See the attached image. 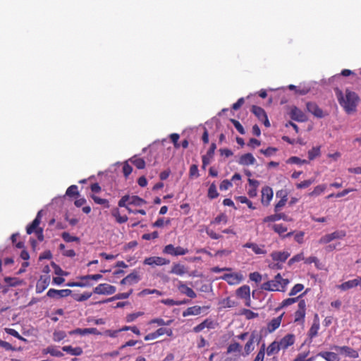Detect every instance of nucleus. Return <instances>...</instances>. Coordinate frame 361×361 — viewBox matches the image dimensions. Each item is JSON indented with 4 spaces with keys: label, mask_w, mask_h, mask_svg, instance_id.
<instances>
[{
    "label": "nucleus",
    "mask_w": 361,
    "mask_h": 361,
    "mask_svg": "<svg viewBox=\"0 0 361 361\" xmlns=\"http://www.w3.org/2000/svg\"><path fill=\"white\" fill-rule=\"evenodd\" d=\"M273 190L270 187H264L262 190V204L268 206L273 198Z\"/></svg>",
    "instance_id": "ddd939ff"
},
{
    "label": "nucleus",
    "mask_w": 361,
    "mask_h": 361,
    "mask_svg": "<svg viewBox=\"0 0 361 361\" xmlns=\"http://www.w3.org/2000/svg\"><path fill=\"white\" fill-rule=\"evenodd\" d=\"M41 213L42 212L39 211L32 222L26 228L27 233L30 235L32 233H35L38 240L40 242L44 240L43 228L39 227V225L41 222Z\"/></svg>",
    "instance_id": "7ed1b4c3"
},
{
    "label": "nucleus",
    "mask_w": 361,
    "mask_h": 361,
    "mask_svg": "<svg viewBox=\"0 0 361 361\" xmlns=\"http://www.w3.org/2000/svg\"><path fill=\"white\" fill-rule=\"evenodd\" d=\"M163 252L172 256H179L188 254L189 250L180 246L174 247L172 244H169L164 247Z\"/></svg>",
    "instance_id": "39448f33"
},
{
    "label": "nucleus",
    "mask_w": 361,
    "mask_h": 361,
    "mask_svg": "<svg viewBox=\"0 0 361 361\" xmlns=\"http://www.w3.org/2000/svg\"><path fill=\"white\" fill-rule=\"evenodd\" d=\"M130 197L131 196L128 195L123 196L118 202V207H124L126 209L130 205Z\"/></svg>",
    "instance_id": "ea45409f"
},
{
    "label": "nucleus",
    "mask_w": 361,
    "mask_h": 361,
    "mask_svg": "<svg viewBox=\"0 0 361 361\" xmlns=\"http://www.w3.org/2000/svg\"><path fill=\"white\" fill-rule=\"evenodd\" d=\"M256 338V335L252 333L247 342L245 343L244 349L246 355H249L255 348L254 343Z\"/></svg>",
    "instance_id": "7c9ffc66"
},
{
    "label": "nucleus",
    "mask_w": 361,
    "mask_h": 361,
    "mask_svg": "<svg viewBox=\"0 0 361 361\" xmlns=\"http://www.w3.org/2000/svg\"><path fill=\"white\" fill-rule=\"evenodd\" d=\"M216 149V145L214 142H212L210 145L209 149L207 152V154L203 155L202 157V167L204 169L206 166L210 164L212 159L214 155L215 150Z\"/></svg>",
    "instance_id": "2eb2a0df"
},
{
    "label": "nucleus",
    "mask_w": 361,
    "mask_h": 361,
    "mask_svg": "<svg viewBox=\"0 0 361 361\" xmlns=\"http://www.w3.org/2000/svg\"><path fill=\"white\" fill-rule=\"evenodd\" d=\"M335 92L340 105L348 114H351L357 111L360 97L356 92L348 89L345 90L344 94L339 89H336Z\"/></svg>",
    "instance_id": "f257e3e1"
},
{
    "label": "nucleus",
    "mask_w": 361,
    "mask_h": 361,
    "mask_svg": "<svg viewBox=\"0 0 361 361\" xmlns=\"http://www.w3.org/2000/svg\"><path fill=\"white\" fill-rule=\"evenodd\" d=\"M278 343L281 349L286 350L294 344L295 336L293 334H288L283 337Z\"/></svg>",
    "instance_id": "f3484780"
},
{
    "label": "nucleus",
    "mask_w": 361,
    "mask_h": 361,
    "mask_svg": "<svg viewBox=\"0 0 361 361\" xmlns=\"http://www.w3.org/2000/svg\"><path fill=\"white\" fill-rule=\"evenodd\" d=\"M170 261L161 257H150L144 260V264L149 266H162L169 264Z\"/></svg>",
    "instance_id": "6e6552de"
},
{
    "label": "nucleus",
    "mask_w": 361,
    "mask_h": 361,
    "mask_svg": "<svg viewBox=\"0 0 361 361\" xmlns=\"http://www.w3.org/2000/svg\"><path fill=\"white\" fill-rule=\"evenodd\" d=\"M132 293H133V289H130L127 293H118V294L115 295L114 296H113V297H111L110 298H108V299H106L105 300H103V301H101V302H98L97 303L101 304V303H105V302H111V301L116 300L127 299V298H128L130 297V295Z\"/></svg>",
    "instance_id": "a878e982"
},
{
    "label": "nucleus",
    "mask_w": 361,
    "mask_h": 361,
    "mask_svg": "<svg viewBox=\"0 0 361 361\" xmlns=\"http://www.w3.org/2000/svg\"><path fill=\"white\" fill-rule=\"evenodd\" d=\"M92 296V293L85 292L82 294H74L73 298L78 302H82L88 300Z\"/></svg>",
    "instance_id": "58836bf2"
},
{
    "label": "nucleus",
    "mask_w": 361,
    "mask_h": 361,
    "mask_svg": "<svg viewBox=\"0 0 361 361\" xmlns=\"http://www.w3.org/2000/svg\"><path fill=\"white\" fill-rule=\"evenodd\" d=\"M66 337V334L63 331H55L53 334V340L55 342H59Z\"/></svg>",
    "instance_id": "09e8293b"
},
{
    "label": "nucleus",
    "mask_w": 361,
    "mask_h": 361,
    "mask_svg": "<svg viewBox=\"0 0 361 361\" xmlns=\"http://www.w3.org/2000/svg\"><path fill=\"white\" fill-rule=\"evenodd\" d=\"M238 200L243 204H246L251 209H255L251 201H250L245 196H239L237 197Z\"/></svg>",
    "instance_id": "338daca9"
},
{
    "label": "nucleus",
    "mask_w": 361,
    "mask_h": 361,
    "mask_svg": "<svg viewBox=\"0 0 361 361\" xmlns=\"http://www.w3.org/2000/svg\"><path fill=\"white\" fill-rule=\"evenodd\" d=\"M320 155V147H314L308 151V158L310 160H313Z\"/></svg>",
    "instance_id": "a18cd8bd"
},
{
    "label": "nucleus",
    "mask_w": 361,
    "mask_h": 361,
    "mask_svg": "<svg viewBox=\"0 0 361 361\" xmlns=\"http://www.w3.org/2000/svg\"><path fill=\"white\" fill-rule=\"evenodd\" d=\"M304 288V286L301 283L295 284L290 290L289 295L293 296L302 291Z\"/></svg>",
    "instance_id": "680f3d73"
},
{
    "label": "nucleus",
    "mask_w": 361,
    "mask_h": 361,
    "mask_svg": "<svg viewBox=\"0 0 361 361\" xmlns=\"http://www.w3.org/2000/svg\"><path fill=\"white\" fill-rule=\"evenodd\" d=\"M326 188V185L325 184H322L317 185L314 190L309 193V196L310 197H317L323 193Z\"/></svg>",
    "instance_id": "c9c22d12"
},
{
    "label": "nucleus",
    "mask_w": 361,
    "mask_h": 361,
    "mask_svg": "<svg viewBox=\"0 0 361 361\" xmlns=\"http://www.w3.org/2000/svg\"><path fill=\"white\" fill-rule=\"evenodd\" d=\"M290 116L291 119L298 122H305L307 121L306 115L296 106L291 108L290 111Z\"/></svg>",
    "instance_id": "f8f14e48"
},
{
    "label": "nucleus",
    "mask_w": 361,
    "mask_h": 361,
    "mask_svg": "<svg viewBox=\"0 0 361 361\" xmlns=\"http://www.w3.org/2000/svg\"><path fill=\"white\" fill-rule=\"evenodd\" d=\"M318 356L324 358L326 361H340L338 355L334 352H320Z\"/></svg>",
    "instance_id": "bb28decb"
},
{
    "label": "nucleus",
    "mask_w": 361,
    "mask_h": 361,
    "mask_svg": "<svg viewBox=\"0 0 361 361\" xmlns=\"http://www.w3.org/2000/svg\"><path fill=\"white\" fill-rule=\"evenodd\" d=\"M241 345L238 343L234 342L228 346L227 353L240 352L241 350Z\"/></svg>",
    "instance_id": "8fccbe9b"
},
{
    "label": "nucleus",
    "mask_w": 361,
    "mask_h": 361,
    "mask_svg": "<svg viewBox=\"0 0 361 361\" xmlns=\"http://www.w3.org/2000/svg\"><path fill=\"white\" fill-rule=\"evenodd\" d=\"M360 285V280L359 277L343 282L338 285L337 287L343 291L348 290L351 288H354Z\"/></svg>",
    "instance_id": "a211bd4d"
},
{
    "label": "nucleus",
    "mask_w": 361,
    "mask_h": 361,
    "mask_svg": "<svg viewBox=\"0 0 361 361\" xmlns=\"http://www.w3.org/2000/svg\"><path fill=\"white\" fill-rule=\"evenodd\" d=\"M4 281L8 283L9 286L15 287L22 283V281L18 278L5 277Z\"/></svg>",
    "instance_id": "79ce46f5"
},
{
    "label": "nucleus",
    "mask_w": 361,
    "mask_h": 361,
    "mask_svg": "<svg viewBox=\"0 0 361 361\" xmlns=\"http://www.w3.org/2000/svg\"><path fill=\"white\" fill-rule=\"evenodd\" d=\"M116 290V288L108 283H100L96 286L93 293L99 295H111Z\"/></svg>",
    "instance_id": "423d86ee"
},
{
    "label": "nucleus",
    "mask_w": 361,
    "mask_h": 361,
    "mask_svg": "<svg viewBox=\"0 0 361 361\" xmlns=\"http://www.w3.org/2000/svg\"><path fill=\"white\" fill-rule=\"evenodd\" d=\"M304 259H305V258H304V256H303V253L301 252V253H299L298 255H295L292 258H290L288 260V266H291L294 263L298 262H300V261L304 260Z\"/></svg>",
    "instance_id": "13d9d810"
},
{
    "label": "nucleus",
    "mask_w": 361,
    "mask_h": 361,
    "mask_svg": "<svg viewBox=\"0 0 361 361\" xmlns=\"http://www.w3.org/2000/svg\"><path fill=\"white\" fill-rule=\"evenodd\" d=\"M290 254L288 251H274L271 253V259L278 262H285L290 257Z\"/></svg>",
    "instance_id": "6ab92c4d"
},
{
    "label": "nucleus",
    "mask_w": 361,
    "mask_h": 361,
    "mask_svg": "<svg viewBox=\"0 0 361 361\" xmlns=\"http://www.w3.org/2000/svg\"><path fill=\"white\" fill-rule=\"evenodd\" d=\"M201 307L197 305L190 307L183 312V316L185 317L190 315H198L201 313Z\"/></svg>",
    "instance_id": "473e14b6"
},
{
    "label": "nucleus",
    "mask_w": 361,
    "mask_h": 361,
    "mask_svg": "<svg viewBox=\"0 0 361 361\" xmlns=\"http://www.w3.org/2000/svg\"><path fill=\"white\" fill-rule=\"evenodd\" d=\"M251 111L264 123L266 127L270 126L267 115L262 107L253 105L252 106Z\"/></svg>",
    "instance_id": "0eeeda50"
},
{
    "label": "nucleus",
    "mask_w": 361,
    "mask_h": 361,
    "mask_svg": "<svg viewBox=\"0 0 361 361\" xmlns=\"http://www.w3.org/2000/svg\"><path fill=\"white\" fill-rule=\"evenodd\" d=\"M61 237L63 239L64 241L67 242V243H71V242H79L80 241V238L78 237H76V236H72L70 235L69 233L68 232H63L62 234H61Z\"/></svg>",
    "instance_id": "de8ad7c7"
},
{
    "label": "nucleus",
    "mask_w": 361,
    "mask_h": 361,
    "mask_svg": "<svg viewBox=\"0 0 361 361\" xmlns=\"http://www.w3.org/2000/svg\"><path fill=\"white\" fill-rule=\"evenodd\" d=\"M178 288L182 293L186 295L190 298H195L197 296L195 292L191 288L187 286L181 281L179 282Z\"/></svg>",
    "instance_id": "393cba45"
},
{
    "label": "nucleus",
    "mask_w": 361,
    "mask_h": 361,
    "mask_svg": "<svg viewBox=\"0 0 361 361\" xmlns=\"http://www.w3.org/2000/svg\"><path fill=\"white\" fill-rule=\"evenodd\" d=\"M146 203V201L137 195H133L130 197V205L141 206Z\"/></svg>",
    "instance_id": "a19ab883"
},
{
    "label": "nucleus",
    "mask_w": 361,
    "mask_h": 361,
    "mask_svg": "<svg viewBox=\"0 0 361 361\" xmlns=\"http://www.w3.org/2000/svg\"><path fill=\"white\" fill-rule=\"evenodd\" d=\"M205 328H207L209 329L215 328V324L212 319L207 318V319H204L202 323H200V324L197 325L196 326H195L193 328V331L195 333H199V332L202 331L203 329H204Z\"/></svg>",
    "instance_id": "aec40b11"
},
{
    "label": "nucleus",
    "mask_w": 361,
    "mask_h": 361,
    "mask_svg": "<svg viewBox=\"0 0 361 361\" xmlns=\"http://www.w3.org/2000/svg\"><path fill=\"white\" fill-rule=\"evenodd\" d=\"M231 122L233 124V126H235V128H236V130L241 134V135H244L245 133V130H244V128L243 127V126L240 124V123L235 120V119H233V118H231Z\"/></svg>",
    "instance_id": "0e129e2a"
},
{
    "label": "nucleus",
    "mask_w": 361,
    "mask_h": 361,
    "mask_svg": "<svg viewBox=\"0 0 361 361\" xmlns=\"http://www.w3.org/2000/svg\"><path fill=\"white\" fill-rule=\"evenodd\" d=\"M298 309L295 312V322H304L306 311V302L305 300H300L298 302Z\"/></svg>",
    "instance_id": "1a4fd4ad"
},
{
    "label": "nucleus",
    "mask_w": 361,
    "mask_h": 361,
    "mask_svg": "<svg viewBox=\"0 0 361 361\" xmlns=\"http://www.w3.org/2000/svg\"><path fill=\"white\" fill-rule=\"evenodd\" d=\"M63 351L71 355L78 356L82 354V349L80 347L73 348L71 345H66L62 348Z\"/></svg>",
    "instance_id": "c756f323"
},
{
    "label": "nucleus",
    "mask_w": 361,
    "mask_h": 361,
    "mask_svg": "<svg viewBox=\"0 0 361 361\" xmlns=\"http://www.w3.org/2000/svg\"><path fill=\"white\" fill-rule=\"evenodd\" d=\"M289 280L288 279H283L281 274H277L272 280L262 283L261 288L267 291L285 292Z\"/></svg>",
    "instance_id": "f03ea898"
},
{
    "label": "nucleus",
    "mask_w": 361,
    "mask_h": 361,
    "mask_svg": "<svg viewBox=\"0 0 361 361\" xmlns=\"http://www.w3.org/2000/svg\"><path fill=\"white\" fill-rule=\"evenodd\" d=\"M256 159L251 153H246L241 155L238 160V164L242 166L253 165Z\"/></svg>",
    "instance_id": "412c9836"
},
{
    "label": "nucleus",
    "mask_w": 361,
    "mask_h": 361,
    "mask_svg": "<svg viewBox=\"0 0 361 361\" xmlns=\"http://www.w3.org/2000/svg\"><path fill=\"white\" fill-rule=\"evenodd\" d=\"M46 353L50 354L52 356H55V357H62L63 355V354L59 350H58L55 346H49L46 349Z\"/></svg>",
    "instance_id": "c03bdc74"
},
{
    "label": "nucleus",
    "mask_w": 361,
    "mask_h": 361,
    "mask_svg": "<svg viewBox=\"0 0 361 361\" xmlns=\"http://www.w3.org/2000/svg\"><path fill=\"white\" fill-rule=\"evenodd\" d=\"M130 161L135 165L138 169H143L145 167V161L142 158L138 157L137 156H133L130 159Z\"/></svg>",
    "instance_id": "72a5a7b5"
},
{
    "label": "nucleus",
    "mask_w": 361,
    "mask_h": 361,
    "mask_svg": "<svg viewBox=\"0 0 361 361\" xmlns=\"http://www.w3.org/2000/svg\"><path fill=\"white\" fill-rule=\"evenodd\" d=\"M299 298H300V296L297 297V298H290L285 299L281 302L280 308L285 307L289 306V305L295 303V302L298 301Z\"/></svg>",
    "instance_id": "e2e57ef3"
},
{
    "label": "nucleus",
    "mask_w": 361,
    "mask_h": 361,
    "mask_svg": "<svg viewBox=\"0 0 361 361\" xmlns=\"http://www.w3.org/2000/svg\"><path fill=\"white\" fill-rule=\"evenodd\" d=\"M50 277L49 276H41L36 284V293H42L49 285Z\"/></svg>",
    "instance_id": "dca6fc26"
},
{
    "label": "nucleus",
    "mask_w": 361,
    "mask_h": 361,
    "mask_svg": "<svg viewBox=\"0 0 361 361\" xmlns=\"http://www.w3.org/2000/svg\"><path fill=\"white\" fill-rule=\"evenodd\" d=\"M314 182V179H308L296 184L298 189L307 188Z\"/></svg>",
    "instance_id": "6e6d98bb"
},
{
    "label": "nucleus",
    "mask_w": 361,
    "mask_h": 361,
    "mask_svg": "<svg viewBox=\"0 0 361 361\" xmlns=\"http://www.w3.org/2000/svg\"><path fill=\"white\" fill-rule=\"evenodd\" d=\"M222 279L226 281L228 283L233 284L237 281L238 277L235 274H226L222 277Z\"/></svg>",
    "instance_id": "052dcab7"
},
{
    "label": "nucleus",
    "mask_w": 361,
    "mask_h": 361,
    "mask_svg": "<svg viewBox=\"0 0 361 361\" xmlns=\"http://www.w3.org/2000/svg\"><path fill=\"white\" fill-rule=\"evenodd\" d=\"M283 314H284L283 313L281 315H279V317L272 319L267 324V331L269 333L274 332L276 329H277L280 326Z\"/></svg>",
    "instance_id": "5701e85b"
},
{
    "label": "nucleus",
    "mask_w": 361,
    "mask_h": 361,
    "mask_svg": "<svg viewBox=\"0 0 361 361\" xmlns=\"http://www.w3.org/2000/svg\"><path fill=\"white\" fill-rule=\"evenodd\" d=\"M264 354L265 344L263 343L253 361H264Z\"/></svg>",
    "instance_id": "5fc2aeb1"
},
{
    "label": "nucleus",
    "mask_w": 361,
    "mask_h": 361,
    "mask_svg": "<svg viewBox=\"0 0 361 361\" xmlns=\"http://www.w3.org/2000/svg\"><path fill=\"white\" fill-rule=\"evenodd\" d=\"M172 322V320H169L167 322H165L163 319L161 318H155V319H152L149 324H157L159 326H169L171 324Z\"/></svg>",
    "instance_id": "603ef678"
},
{
    "label": "nucleus",
    "mask_w": 361,
    "mask_h": 361,
    "mask_svg": "<svg viewBox=\"0 0 361 361\" xmlns=\"http://www.w3.org/2000/svg\"><path fill=\"white\" fill-rule=\"evenodd\" d=\"M275 213L276 214H274L266 216L263 219V222H264V223L274 222V221H279L281 219H283V221H290V219H289L286 214H285L283 213H278V212H275Z\"/></svg>",
    "instance_id": "4be33fe9"
},
{
    "label": "nucleus",
    "mask_w": 361,
    "mask_h": 361,
    "mask_svg": "<svg viewBox=\"0 0 361 361\" xmlns=\"http://www.w3.org/2000/svg\"><path fill=\"white\" fill-rule=\"evenodd\" d=\"M331 349L335 350L341 354H343L345 356L351 358H357L359 357L358 351L347 345L339 346L334 345L331 347Z\"/></svg>",
    "instance_id": "20e7f679"
},
{
    "label": "nucleus",
    "mask_w": 361,
    "mask_h": 361,
    "mask_svg": "<svg viewBox=\"0 0 361 361\" xmlns=\"http://www.w3.org/2000/svg\"><path fill=\"white\" fill-rule=\"evenodd\" d=\"M66 195L69 197H73L75 195H78L79 192L78 190V186L75 185H72L68 188L66 192Z\"/></svg>",
    "instance_id": "3c124183"
},
{
    "label": "nucleus",
    "mask_w": 361,
    "mask_h": 361,
    "mask_svg": "<svg viewBox=\"0 0 361 361\" xmlns=\"http://www.w3.org/2000/svg\"><path fill=\"white\" fill-rule=\"evenodd\" d=\"M90 197L96 204L103 205L105 208H109L110 207L108 200L101 198L94 194H92Z\"/></svg>",
    "instance_id": "4c0bfd02"
},
{
    "label": "nucleus",
    "mask_w": 361,
    "mask_h": 361,
    "mask_svg": "<svg viewBox=\"0 0 361 361\" xmlns=\"http://www.w3.org/2000/svg\"><path fill=\"white\" fill-rule=\"evenodd\" d=\"M307 111L313 114L317 118H324L327 114H324L322 109L319 107V106L314 102H307L306 104Z\"/></svg>",
    "instance_id": "9d476101"
},
{
    "label": "nucleus",
    "mask_w": 361,
    "mask_h": 361,
    "mask_svg": "<svg viewBox=\"0 0 361 361\" xmlns=\"http://www.w3.org/2000/svg\"><path fill=\"white\" fill-rule=\"evenodd\" d=\"M288 89L290 90H295L297 94L300 95H305L309 92V89L307 87L300 88L294 85H289Z\"/></svg>",
    "instance_id": "49530a36"
},
{
    "label": "nucleus",
    "mask_w": 361,
    "mask_h": 361,
    "mask_svg": "<svg viewBox=\"0 0 361 361\" xmlns=\"http://www.w3.org/2000/svg\"><path fill=\"white\" fill-rule=\"evenodd\" d=\"M309 353H301L299 354L293 361H313V358H309L306 359L307 356L308 355Z\"/></svg>",
    "instance_id": "774afa93"
},
{
    "label": "nucleus",
    "mask_w": 361,
    "mask_h": 361,
    "mask_svg": "<svg viewBox=\"0 0 361 361\" xmlns=\"http://www.w3.org/2000/svg\"><path fill=\"white\" fill-rule=\"evenodd\" d=\"M111 215L115 218L116 221L120 224L126 223L128 219L126 215H121L118 208H114L111 210Z\"/></svg>",
    "instance_id": "cd10ccee"
},
{
    "label": "nucleus",
    "mask_w": 361,
    "mask_h": 361,
    "mask_svg": "<svg viewBox=\"0 0 361 361\" xmlns=\"http://www.w3.org/2000/svg\"><path fill=\"white\" fill-rule=\"evenodd\" d=\"M281 350L280 345L277 341H273L267 348V354L270 356L277 354Z\"/></svg>",
    "instance_id": "2f4dec72"
},
{
    "label": "nucleus",
    "mask_w": 361,
    "mask_h": 361,
    "mask_svg": "<svg viewBox=\"0 0 361 361\" xmlns=\"http://www.w3.org/2000/svg\"><path fill=\"white\" fill-rule=\"evenodd\" d=\"M331 240L342 239L346 235V233L344 231H336L331 233H329Z\"/></svg>",
    "instance_id": "864d4df0"
},
{
    "label": "nucleus",
    "mask_w": 361,
    "mask_h": 361,
    "mask_svg": "<svg viewBox=\"0 0 361 361\" xmlns=\"http://www.w3.org/2000/svg\"><path fill=\"white\" fill-rule=\"evenodd\" d=\"M319 327H320V324H319L318 315L315 314L313 323L308 331V336L311 339L317 336Z\"/></svg>",
    "instance_id": "b1692460"
},
{
    "label": "nucleus",
    "mask_w": 361,
    "mask_h": 361,
    "mask_svg": "<svg viewBox=\"0 0 361 361\" xmlns=\"http://www.w3.org/2000/svg\"><path fill=\"white\" fill-rule=\"evenodd\" d=\"M272 228L276 233H279V235L283 234L288 230L287 227L283 226V224H274L273 225Z\"/></svg>",
    "instance_id": "bf43d9fd"
},
{
    "label": "nucleus",
    "mask_w": 361,
    "mask_h": 361,
    "mask_svg": "<svg viewBox=\"0 0 361 361\" xmlns=\"http://www.w3.org/2000/svg\"><path fill=\"white\" fill-rule=\"evenodd\" d=\"M126 278L128 281V284H133L136 283L140 281V276L137 271H134L128 276H126Z\"/></svg>",
    "instance_id": "37998d69"
},
{
    "label": "nucleus",
    "mask_w": 361,
    "mask_h": 361,
    "mask_svg": "<svg viewBox=\"0 0 361 361\" xmlns=\"http://www.w3.org/2000/svg\"><path fill=\"white\" fill-rule=\"evenodd\" d=\"M72 290L70 289L56 290L51 288L47 293V295L51 298H65L70 295Z\"/></svg>",
    "instance_id": "9b49d317"
},
{
    "label": "nucleus",
    "mask_w": 361,
    "mask_h": 361,
    "mask_svg": "<svg viewBox=\"0 0 361 361\" xmlns=\"http://www.w3.org/2000/svg\"><path fill=\"white\" fill-rule=\"evenodd\" d=\"M219 195V194L217 191L216 186L214 183H212L208 189L207 197L210 200H213L218 197Z\"/></svg>",
    "instance_id": "e433bc0d"
},
{
    "label": "nucleus",
    "mask_w": 361,
    "mask_h": 361,
    "mask_svg": "<svg viewBox=\"0 0 361 361\" xmlns=\"http://www.w3.org/2000/svg\"><path fill=\"white\" fill-rule=\"evenodd\" d=\"M185 267L180 264H174L171 270V273L178 276H182L185 274Z\"/></svg>",
    "instance_id": "f704fd0d"
},
{
    "label": "nucleus",
    "mask_w": 361,
    "mask_h": 361,
    "mask_svg": "<svg viewBox=\"0 0 361 361\" xmlns=\"http://www.w3.org/2000/svg\"><path fill=\"white\" fill-rule=\"evenodd\" d=\"M243 247L251 249L256 255H265L267 250L264 249V245H258L255 243L247 242L243 245Z\"/></svg>",
    "instance_id": "4468645a"
},
{
    "label": "nucleus",
    "mask_w": 361,
    "mask_h": 361,
    "mask_svg": "<svg viewBox=\"0 0 361 361\" xmlns=\"http://www.w3.org/2000/svg\"><path fill=\"white\" fill-rule=\"evenodd\" d=\"M237 295L243 299H250V288L248 286L244 285L236 290Z\"/></svg>",
    "instance_id": "c85d7f7f"
},
{
    "label": "nucleus",
    "mask_w": 361,
    "mask_h": 361,
    "mask_svg": "<svg viewBox=\"0 0 361 361\" xmlns=\"http://www.w3.org/2000/svg\"><path fill=\"white\" fill-rule=\"evenodd\" d=\"M142 314H143L142 312L131 313L126 316V320L127 322H132L135 321L137 317L142 316Z\"/></svg>",
    "instance_id": "69168bd1"
},
{
    "label": "nucleus",
    "mask_w": 361,
    "mask_h": 361,
    "mask_svg": "<svg viewBox=\"0 0 361 361\" xmlns=\"http://www.w3.org/2000/svg\"><path fill=\"white\" fill-rule=\"evenodd\" d=\"M288 164H307L308 161L305 159H301L300 158L298 157H290L288 161Z\"/></svg>",
    "instance_id": "4d7b16f0"
}]
</instances>
